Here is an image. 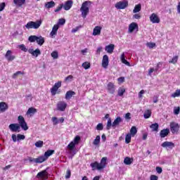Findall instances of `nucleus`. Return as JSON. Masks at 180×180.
<instances>
[{"instance_id": "1", "label": "nucleus", "mask_w": 180, "mask_h": 180, "mask_svg": "<svg viewBox=\"0 0 180 180\" xmlns=\"http://www.w3.org/2000/svg\"><path fill=\"white\" fill-rule=\"evenodd\" d=\"M18 123L19 124H11L9 125V129L11 130V131H20V127L22 129V130H29V127L27 126V123H26V121H25V117L22 115H19L18 118Z\"/></svg>"}, {"instance_id": "2", "label": "nucleus", "mask_w": 180, "mask_h": 180, "mask_svg": "<svg viewBox=\"0 0 180 180\" xmlns=\"http://www.w3.org/2000/svg\"><path fill=\"white\" fill-rule=\"evenodd\" d=\"M106 161H108V158L104 157L101 159L100 163H98V162H94L93 163H91L90 167H91L93 171H95V169L101 171V169H103V168L106 167Z\"/></svg>"}, {"instance_id": "3", "label": "nucleus", "mask_w": 180, "mask_h": 180, "mask_svg": "<svg viewBox=\"0 0 180 180\" xmlns=\"http://www.w3.org/2000/svg\"><path fill=\"white\" fill-rule=\"evenodd\" d=\"M91 3L89 1H86L82 3V6L80 8V11L82 13V16L85 19L88 13H89V6H91Z\"/></svg>"}, {"instance_id": "4", "label": "nucleus", "mask_w": 180, "mask_h": 180, "mask_svg": "<svg viewBox=\"0 0 180 180\" xmlns=\"http://www.w3.org/2000/svg\"><path fill=\"white\" fill-rule=\"evenodd\" d=\"M43 21L41 20H37L36 22L30 21L25 25L26 29H39L41 26Z\"/></svg>"}, {"instance_id": "5", "label": "nucleus", "mask_w": 180, "mask_h": 180, "mask_svg": "<svg viewBox=\"0 0 180 180\" xmlns=\"http://www.w3.org/2000/svg\"><path fill=\"white\" fill-rule=\"evenodd\" d=\"M79 141H81V137L79 136H75L74 140L68 145L67 148H68L70 151H72V150L75 148V146L79 144Z\"/></svg>"}, {"instance_id": "6", "label": "nucleus", "mask_w": 180, "mask_h": 180, "mask_svg": "<svg viewBox=\"0 0 180 180\" xmlns=\"http://www.w3.org/2000/svg\"><path fill=\"white\" fill-rule=\"evenodd\" d=\"M67 103L65 101H58L56 104V109L59 110V112H64L65 109H67Z\"/></svg>"}, {"instance_id": "7", "label": "nucleus", "mask_w": 180, "mask_h": 180, "mask_svg": "<svg viewBox=\"0 0 180 180\" xmlns=\"http://www.w3.org/2000/svg\"><path fill=\"white\" fill-rule=\"evenodd\" d=\"M179 124L176 123V122H171L170 123V130L172 131V133H173V134H174V133H178V131H179Z\"/></svg>"}, {"instance_id": "8", "label": "nucleus", "mask_w": 180, "mask_h": 180, "mask_svg": "<svg viewBox=\"0 0 180 180\" xmlns=\"http://www.w3.org/2000/svg\"><path fill=\"white\" fill-rule=\"evenodd\" d=\"M134 30L139 32V25L137 24V22H131L129 25L128 33H133Z\"/></svg>"}, {"instance_id": "9", "label": "nucleus", "mask_w": 180, "mask_h": 180, "mask_svg": "<svg viewBox=\"0 0 180 180\" xmlns=\"http://www.w3.org/2000/svg\"><path fill=\"white\" fill-rule=\"evenodd\" d=\"M58 88H61V82H58L55 83L51 89V93L53 96L57 94V91H58Z\"/></svg>"}, {"instance_id": "10", "label": "nucleus", "mask_w": 180, "mask_h": 180, "mask_svg": "<svg viewBox=\"0 0 180 180\" xmlns=\"http://www.w3.org/2000/svg\"><path fill=\"white\" fill-rule=\"evenodd\" d=\"M37 179H47L49 178V173L46 170H44L37 174Z\"/></svg>"}, {"instance_id": "11", "label": "nucleus", "mask_w": 180, "mask_h": 180, "mask_svg": "<svg viewBox=\"0 0 180 180\" xmlns=\"http://www.w3.org/2000/svg\"><path fill=\"white\" fill-rule=\"evenodd\" d=\"M149 19L153 23H160V22H161V20L160 19V17H158V15L155 14V13L150 15Z\"/></svg>"}, {"instance_id": "12", "label": "nucleus", "mask_w": 180, "mask_h": 180, "mask_svg": "<svg viewBox=\"0 0 180 180\" xmlns=\"http://www.w3.org/2000/svg\"><path fill=\"white\" fill-rule=\"evenodd\" d=\"M129 3L127 1H119L115 4V8L117 9H124L127 8Z\"/></svg>"}, {"instance_id": "13", "label": "nucleus", "mask_w": 180, "mask_h": 180, "mask_svg": "<svg viewBox=\"0 0 180 180\" xmlns=\"http://www.w3.org/2000/svg\"><path fill=\"white\" fill-rule=\"evenodd\" d=\"M163 148H169L170 150H172L174 147H175V143L169 141H165L161 145Z\"/></svg>"}, {"instance_id": "14", "label": "nucleus", "mask_w": 180, "mask_h": 180, "mask_svg": "<svg viewBox=\"0 0 180 180\" xmlns=\"http://www.w3.org/2000/svg\"><path fill=\"white\" fill-rule=\"evenodd\" d=\"M108 65H109V56H108V55H104L103 56V60H102V68H108Z\"/></svg>"}, {"instance_id": "15", "label": "nucleus", "mask_w": 180, "mask_h": 180, "mask_svg": "<svg viewBox=\"0 0 180 180\" xmlns=\"http://www.w3.org/2000/svg\"><path fill=\"white\" fill-rule=\"evenodd\" d=\"M5 57L8 61H13V60L15 58V56L12 55V51L11 50L7 51Z\"/></svg>"}, {"instance_id": "16", "label": "nucleus", "mask_w": 180, "mask_h": 180, "mask_svg": "<svg viewBox=\"0 0 180 180\" xmlns=\"http://www.w3.org/2000/svg\"><path fill=\"white\" fill-rule=\"evenodd\" d=\"M28 51L30 54H32L34 57H39V56L41 54V52L39 49H37L35 51L33 49H29Z\"/></svg>"}, {"instance_id": "17", "label": "nucleus", "mask_w": 180, "mask_h": 180, "mask_svg": "<svg viewBox=\"0 0 180 180\" xmlns=\"http://www.w3.org/2000/svg\"><path fill=\"white\" fill-rule=\"evenodd\" d=\"M59 27H60V26L58 25H53V27L52 28V31L50 33V36H51V37H52V39L54 38L56 34H57V32H58Z\"/></svg>"}, {"instance_id": "18", "label": "nucleus", "mask_w": 180, "mask_h": 180, "mask_svg": "<svg viewBox=\"0 0 180 180\" xmlns=\"http://www.w3.org/2000/svg\"><path fill=\"white\" fill-rule=\"evenodd\" d=\"M72 4H73L72 0L67 1L63 5V8L65 9V11H70V9H71L72 6Z\"/></svg>"}, {"instance_id": "19", "label": "nucleus", "mask_w": 180, "mask_h": 180, "mask_svg": "<svg viewBox=\"0 0 180 180\" xmlns=\"http://www.w3.org/2000/svg\"><path fill=\"white\" fill-rule=\"evenodd\" d=\"M8 108H9V106L8 105V104H6V103H5V102L0 103V112H6V110H8Z\"/></svg>"}, {"instance_id": "20", "label": "nucleus", "mask_w": 180, "mask_h": 180, "mask_svg": "<svg viewBox=\"0 0 180 180\" xmlns=\"http://www.w3.org/2000/svg\"><path fill=\"white\" fill-rule=\"evenodd\" d=\"M113 50H115V44H111L105 46V51L109 54H112Z\"/></svg>"}, {"instance_id": "21", "label": "nucleus", "mask_w": 180, "mask_h": 180, "mask_svg": "<svg viewBox=\"0 0 180 180\" xmlns=\"http://www.w3.org/2000/svg\"><path fill=\"white\" fill-rule=\"evenodd\" d=\"M101 30L102 27L101 26L95 27L93 30V36H99V34H101Z\"/></svg>"}, {"instance_id": "22", "label": "nucleus", "mask_w": 180, "mask_h": 180, "mask_svg": "<svg viewBox=\"0 0 180 180\" xmlns=\"http://www.w3.org/2000/svg\"><path fill=\"white\" fill-rule=\"evenodd\" d=\"M107 88L110 94H115V84L109 82L107 85Z\"/></svg>"}, {"instance_id": "23", "label": "nucleus", "mask_w": 180, "mask_h": 180, "mask_svg": "<svg viewBox=\"0 0 180 180\" xmlns=\"http://www.w3.org/2000/svg\"><path fill=\"white\" fill-rule=\"evenodd\" d=\"M160 137L162 139H164V137H167V136H168V134H169V129H162L160 131Z\"/></svg>"}, {"instance_id": "24", "label": "nucleus", "mask_w": 180, "mask_h": 180, "mask_svg": "<svg viewBox=\"0 0 180 180\" xmlns=\"http://www.w3.org/2000/svg\"><path fill=\"white\" fill-rule=\"evenodd\" d=\"M13 2L16 6L21 7L26 4V0H13Z\"/></svg>"}, {"instance_id": "25", "label": "nucleus", "mask_w": 180, "mask_h": 180, "mask_svg": "<svg viewBox=\"0 0 180 180\" xmlns=\"http://www.w3.org/2000/svg\"><path fill=\"white\" fill-rule=\"evenodd\" d=\"M74 95H75V91H68L66 92V94H65V99L67 101L71 99Z\"/></svg>"}, {"instance_id": "26", "label": "nucleus", "mask_w": 180, "mask_h": 180, "mask_svg": "<svg viewBox=\"0 0 180 180\" xmlns=\"http://www.w3.org/2000/svg\"><path fill=\"white\" fill-rule=\"evenodd\" d=\"M133 158L126 157L124 160V164H125V165H131V164H133Z\"/></svg>"}, {"instance_id": "27", "label": "nucleus", "mask_w": 180, "mask_h": 180, "mask_svg": "<svg viewBox=\"0 0 180 180\" xmlns=\"http://www.w3.org/2000/svg\"><path fill=\"white\" fill-rule=\"evenodd\" d=\"M93 144L94 146H96V147H99V144H101V136H96V139L93 141Z\"/></svg>"}, {"instance_id": "28", "label": "nucleus", "mask_w": 180, "mask_h": 180, "mask_svg": "<svg viewBox=\"0 0 180 180\" xmlns=\"http://www.w3.org/2000/svg\"><path fill=\"white\" fill-rule=\"evenodd\" d=\"M36 112H37V110L34 108H30L27 111V113L26 115H29L30 116H33V115H34V113H36Z\"/></svg>"}, {"instance_id": "29", "label": "nucleus", "mask_w": 180, "mask_h": 180, "mask_svg": "<svg viewBox=\"0 0 180 180\" xmlns=\"http://www.w3.org/2000/svg\"><path fill=\"white\" fill-rule=\"evenodd\" d=\"M122 122V118L120 117H117L114 122H112V127H116V126H119L120 123Z\"/></svg>"}, {"instance_id": "30", "label": "nucleus", "mask_w": 180, "mask_h": 180, "mask_svg": "<svg viewBox=\"0 0 180 180\" xmlns=\"http://www.w3.org/2000/svg\"><path fill=\"white\" fill-rule=\"evenodd\" d=\"M120 58H121V61L123 64H125V65L130 67V63H129V61H127V60H126V58H124V53H122Z\"/></svg>"}, {"instance_id": "31", "label": "nucleus", "mask_w": 180, "mask_h": 180, "mask_svg": "<svg viewBox=\"0 0 180 180\" xmlns=\"http://www.w3.org/2000/svg\"><path fill=\"white\" fill-rule=\"evenodd\" d=\"M37 43L39 46H43V44H44V37L41 36L37 37Z\"/></svg>"}, {"instance_id": "32", "label": "nucleus", "mask_w": 180, "mask_h": 180, "mask_svg": "<svg viewBox=\"0 0 180 180\" xmlns=\"http://www.w3.org/2000/svg\"><path fill=\"white\" fill-rule=\"evenodd\" d=\"M54 6H56V3L53 1L47 2L45 4V7L47 9H50V8H54Z\"/></svg>"}, {"instance_id": "33", "label": "nucleus", "mask_w": 180, "mask_h": 180, "mask_svg": "<svg viewBox=\"0 0 180 180\" xmlns=\"http://www.w3.org/2000/svg\"><path fill=\"white\" fill-rule=\"evenodd\" d=\"M132 137H134L137 134V128L136 127H132L130 129V134Z\"/></svg>"}, {"instance_id": "34", "label": "nucleus", "mask_w": 180, "mask_h": 180, "mask_svg": "<svg viewBox=\"0 0 180 180\" xmlns=\"http://www.w3.org/2000/svg\"><path fill=\"white\" fill-rule=\"evenodd\" d=\"M150 127L152 129V131H158V123L152 124Z\"/></svg>"}, {"instance_id": "35", "label": "nucleus", "mask_w": 180, "mask_h": 180, "mask_svg": "<svg viewBox=\"0 0 180 180\" xmlns=\"http://www.w3.org/2000/svg\"><path fill=\"white\" fill-rule=\"evenodd\" d=\"M46 160V158H44V156H41L38 158H36L34 160V162L37 163H41V162H44V161Z\"/></svg>"}, {"instance_id": "36", "label": "nucleus", "mask_w": 180, "mask_h": 180, "mask_svg": "<svg viewBox=\"0 0 180 180\" xmlns=\"http://www.w3.org/2000/svg\"><path fill=\"white\" fill-rule=\"evenodd\" d=\"M53 154H54V150H49L46 152H45L44 157L47 160L48 157H50L51 155H53Z\"/></svg>"}, {"instance_id": "37", "label": "nucleus", "mask_w": 180, "mask_h": 180, "mask_svg": "<svg viewBox=\"0 0 180 180\" xmlns=\"http://www.w3.org/2000/svg\"><path fill=\"white\" fill-rule=\"evenodd\" d=\"M141 11V4H137L135 6L133 13H137V12H140Z\"/></svg>"}, {"instance_id": "38", "label": "nucleus", "mask_w": 180, "mask_h": 180, "mask_svg": "<svg viewBox=\"0 0 180 180\" xmlns=\"http://www.w3.org/2000/svg\"><path fill=\"white\" fill-rule=\"evenodd\" d=\"M82 67H83L84 70H89V68H91V63L89 62H84L82 63Z\"/></svg>"}, {"instance_id": "39", "label": "nucleus", "mask_w": 180, "mask_h": 180, "mask_svg": "<svg viewBox=\"0 0 180 180\" xmlns=\"http://www.w3.org/2000/svg\"><path fill=\"white\" fill-rule=\"evenodd\" d=\"M131 141V134H127L125 136V143L129 144Z\"/></svg>"}, {"instance_id": "40", "label": "nucleus", "mask_w": 180, "mask_h": 180, "mask_svg": "<svg viewBox=\"0 0 180 180\" xmlns=\"http://www.w3.org/2000/svg\"><path fill=\"white\" fill-rule=\"evenodd\" d=\"M143 117L145 119H148L151 117V111L149 110H147L145 113L143 114Z\"/></svg>"}, {"instance_id": "41", "label": "nucleus", "mask_w": 180, "mask_h": 180, "mask_svg": "<svg viewBox=\"0 0 180 180\" xmlns=\"http://www.w3.org/2000/svg\"><path fill=\"white\" fill-rule=\"evenodd\" d=\"M178 56H174L171 60L169 61L170 64H176L178 63Z\"/></svg>"}, {"instance_id": "42", "label": "nucleus", "mask_w": 180, "mask_h": 180, "mask_svg": "<svg viewBox=\"0 0 180 180\" xmlns=\"http://www.w3.org/2000/svg\"><path fill=\"white\" fill-rule=\"evenodd\" d=\"M51 56L54 60H57V58H58V52L57 51H54L51 53Z\"/></svg>"}, {"instance_id": "43", "label": "nucleus", "mask_w": 180, "mask_h": 180, "mask_svg": "<svg viewBox=\"0 0 180 180\" xmlns=\"http://www.w3.org/2000/svg\"><path fill=\"white\" fill-rule=\"evenodd\" d=\"M37 36L36 35H32L28 38L29 41H30L31 43L37 41Z\"/></svg>"}, {"instance_id": "44", "label": "nucleus", "mask_w": 180, "mask_h": 180, "mask_svg": "<svg viewBox=\"0 0 180 180\" xmlns=\"http://www.w3.org/2000/svg\"><path fill=\"white\" fill-rule=\"evenodd\" d=\"M43 144H44L43 141H38L35 143V146H37L38 148H41V147H43Z\"/></svg>"}, {"instance_id": "45", "label": "nucleus", "mask_w": 180, "mask_h": 180, "mask_svg": "<svg viewBox=\"0 0 180 180\" xmlns=\"http://www.w3.org/2000/svg\"><path fill=\"white\" fill-rule=\"evenodd\" d=\"M178 96H180V89L176 90V91L172 94V98H176Z\"/></svg>"}, {"instance_id": "46", "label": "nucleus", "mask_w": 180, "mask_h": 180, "mask_svg": "<svg viewBox=\"0 0 180 180\" xmlns=\"http://www.w3.org/2000/svg\"><path fill=\"white\" fill-rule=\"evenodd\" d=\"M124 92H126V89L120 88L118 89V96H123Z\"/></svg>"}, {"instance_id": "47", "label": "nucleus", "mask_w": 180, "mask_h": 180, "mask_svg": "<svg viewBox=\"0 0 180 180\" xmlns=\"http://www.w3.org/2000/svg\"><path fill=\"white\" fill-rule=\"evenodd\" d=\"M18 47L20 49V50H22V51H24L25 53L27 51V49L24 44L19 45Z\"/></svg>"}, {"instance_id": "48", "label": "nucleus", "mask_w": 180, "mask_h": 180, "mask_svg": "<svg viewBox=\"0 0 180 180\" xmlns=\"http://www.w3.org/2000/svg\"><path fill=\"white\" fill-rule=\"evenodd\" d=\"M112 120L109 118L107 122V130H109L112 127Z\"/></svg>"}, {"instance_id": "49", "label": "nucleus", "mask_w": 180, "mask_h": 180, "mask_svg": "<svg viewBox=\"0 0 180 180\" xmlns=\"http://www.w3.org/2000/svg\"><path fill=\"white\" fill-rule=\"evenodd\" d=\"M56 25H65V19H64V18H60L59 20H58V24H56Z\"/></svg>"}, {"instance_id": "50", "label": "nucleus", "mask_w": 180, "mask_h": 180, "mask_svg": "<svg viewBox=\"0 0 180 180\" xmlns=\"http://www.w3.org/2000/svg\"><path fill=\"white\" fill-rule=\"evenodd\" d=\"M146 46L149 47V49H154V47H155V43L148 42L146 44Z\"/></svg>"}, {"instance_id": "51", "label": "nucleus", "mask_w": 180, "mask_h": 180, "mask_svg": "<svg viewBox=\"0 0 180 180\" xmlns=\"http://www.w3.org/2000/svg\"><path fill=\"white\" fill-rule=\"evenodd\" d=\"M180 108L179 107H174V115H179Z\"/></svg>"}, {"instance_id": "52", "label": "nucleus", "mask_w": 180, "mask_h": 180, "mask_svg": "<svg viewBox=\"0 0 180 180\" xmlns=\"http://www.w3.org/2000/svg\"><path fill=\"white\" fill-rule=\"evenodd\" d=\"M96 130H103V123H99L96 126Z\"/></svg>"}, {"instance_id": "53", "label": "nucleus", "mask_w": 180, "mask_h": 180, "mask_svg": "<svg viewBox=\"0 0 180 180\" xmlns=\"http://www.w3.org/2000/svg\"><path fill=\"white\" fill-rule=\"evenodd\" d=\"M70 176H71V170L68 169L66 172L65 178H66V179H68L69 178H70Z\"/></svg>"}, {"instance_id": "54", "label": "nucleus", "mask_w": 180, "mask_h": 180, "mask_svg": "<svg viewBox=\"0 0 180 180\" xmlns=\"http://www.w3.org/2000/svg\"><path fill=\"white\" fill-rule=\"evenodd\" d=\"M18 140H25V135H22L20 134L17 135Z\"/></svg>"}, {"instance_id": "55", "label": "nucleus", "mask_w": 180, "mask_h": 180, "mask_svg": "<svg viewBox=\"0 0 180 180\" xmlns=\"http://www.w3.org/2000/svg\"><path fill=\"white\" fill-rule=\"evenodd\" d=\"M6 4L4 2L0 4V12H2L5 9Z\"/></svg>"}, {"instance_id": "56", "label": "nucleus", "mask_w": 180, "mask_h": 180, "mask_svg": "<svg viewBox=\"0 0 180 180\" xmlns=\"http://www.w3.org/2000/svg\"><path fill=\"white\" fill-rule=\"evenodd\" d=\"M156 172H158V174H162V168L160 167H156Z\"/></svg>"}, {"instance_id": "57", "label": "nucleus", "mask_w": 180, "mask_h": 180, "mask_svg": "<svg viewBox=\"0 0 180 180\" xmlns=\"http://www.w3.org/2000/svg\"><path fill=\"white\" fill-rule=\"evenodd\" d=\"M52 122L53 124H58V120H57V117H53L52 118Z\"/></svg>"}, {"instance_id": "58", "label": "nucleus", "mask_w": 180, "mask_h": 180, "mask_svg": "<svg viewBox=\"0 0 180 180\" xmlns=\"http://www.w3.org/2000/svg\"><path fill=\"white\" fill-rule=\"evenodd\" d=\"M145 91L144 90H141L139 93V98L140 99H141V98H143V94H145Z\"/></svg>"}, {"instance_id": "59", "label": "nucleus", "mask_w": 180, "mask_h": 180, "mask_svg": "<svg viewBox=\"0 0 180 180\" xmlns=\"http://www.w3.org/2000/svg\"><path fill=\"white\" fill-rule=\"evenodd\" d=\"M158 69L155 70L154 68H151L148 71V75H151L154 71H157Z\"/></svg>"}, {"instance_id": "60", "label": "nucleus", "mask_w": 180, "mask_h": 180, "mask_svg": "<svg viewBox=\"0 0 180 180\" xmlns=\"http://www.w3.org/2000/svg\"><path fill=\"white\" fill-rule=\"evenodd\" d=\"M117 81H118V82H120V84H122V83L124 82V77H119L117 79Z\"/></svg>"}, {"instance_id": "61", "label": "nucleus", "mask_w": 180, "mask_h": 180, "mask_svg": "<svg viewBox=\"0 0 180 180\" xmlns=\"http://www.w3.org/2000/svg\"><path fill=\"white\" fill-rule=\"evenodd\" d=\"M73 78L74 77L72 75H69L65 79V81L67 82V81H71Z\"/></svg>"}, {"instance_id": "62", "label": "nucleus", "mask_w": 180, "mask_h": 180, "mask_svg": "<svg viewBox=\"0 0 180 180\" xmlns=\"http://www.w3.org/2000/svg\"><path fill=\"white\" fill-rule=\"evenodd\" d=\"M102 49H103L102 46L98 47L96 50V54L98 55L101 54V51H102Z\"/></svg>"}, {"instance_id": "63", "label": "nucleus", "mask_w": 180, "mask_h": 180, "mask_svg": "<svg viewBox=\"0 0 180 180\" xmlns=\"http://www.w3.org/2000/svg\"><path fill=\"white\" fill-rule=\"evenodd\" d=\"M63 4H60V6L59 7H58L56 10L55 12H60V9H63Z\"/></svg>"}, {"instance_id": "64", "label": "nucleus", "mask_w": 180, "mask_h": 180, "mask_svg": "<svg viewBox=\"0 0 180 180\" xmlns=\"http://www.w3.org/2000/svg\"><path fill=\"white\" fill-rule=\"evenodd\" d=\"M150 180H158V176H157L155 175H151Z\"/></svg>"}]
</instances>
